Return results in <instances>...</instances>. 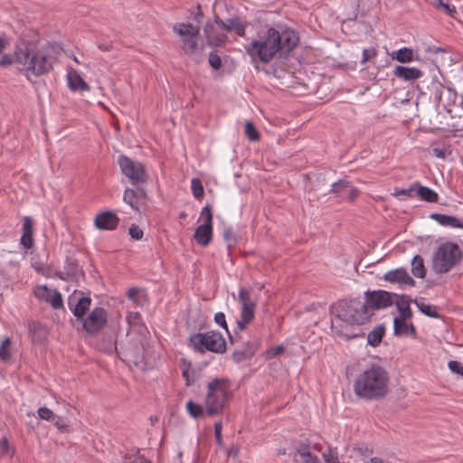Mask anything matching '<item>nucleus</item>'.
Masks as SVG:
<instances>
[{"instance_id": "1", "label": "nucleus", "mask_w": 463, "mask_h": 463, "mask_svg": "<svg viewBox=\"0 0 463 463\" xmlns=\"http://www.w3.org/2000/svg\"><path fill=\"white\" fill-rule=\"evenodd\" d=\"M298 43V36L295 31L287 29L279 33L270 27L259 33L245 47V51L253 61L269 63L279 51L290 52Z\"/></svg>"}, {"instance_id": "2", "label": "nucleus", "mask_w": 463, "mask_h": 463, "mask_svg": "<svg viewBox=\"0 0 463 463\" xmlns=\"http://www.w3.org/2000/svg\"><path fill=\"white\" fill-rule=\"evenodd\" d=\"M388 372L379 364H372L357 375L354 392L367 401L381 400L388 393Z\"/></svg>"}, {"instance_id": "3", "label": "nucleus", "mask_w": 463, "mask_h": 463, "mask_svg": "<svg viewBox=\"0 0 463 463\" xmlns=\"http://www.w3.org/2000/svg\"><path fill=\"white\" fill-rule=\"evenodd\" d=\"M16 61L20 71L30 80V76L40 77L48 73L52 68L50 57V47L37 48L31 42H24L16 45Z\"/></svg>"}, {"instance_id": "4", "label": "nucleus", "mask_w": 463, "mask_h": 463, "mask_svg": "<svg viewBox=\"0 0 463 463\" xmlns=\"http://www.w3.org/2000/svg\"><path fill=\"white\" fill-rule=\"evenodd\" d=\"M333 312L336 317V321L332 322V328L336 329L335 325L338 322H343L346 325H363L370 320L373 313L366 310V307L358 299H352L349 301L341 300L333 307ZM335 333L347 339L356 338L361 336L360 334L347 333L343 330H335Z\"/></svg>"}, {"instance_id": "5", "label": "nucleus", "mask_w": 463, "mask_h": 463, "mask_svg": "<svg viewBox=\"0 0 463 463\" xmlns=\"http://www.w3.org/2000/svg\"><path fill=\"white\" fill-rule=\"evenodd\" d=\"M230 396V384L224 378H215L208 383L204 399L205 413L210 417L219 415Z\"/></svg>"}, {"instance_id": "6", "label": "nucleus", "mask_w": 463, "mask_h": 463, "mask_svg": "<svg viewBox=\"0 0 463 463\" xmlns=\"http://www.w3.org/2000/svg\"><path fill=\"white\" fill-rule=\"evenodd\" d=\"M188 345L194 351L201 354L206 351L223 354L226 351L225 339L221 333L216 331L194 334L190 335Z\"/></svg>"}, {"instance_id": "7", "label": "nucleus", "mask_w": 463, "mask_h": 463, "mask_svg": "<svg viewBox=\"0 0 463 463\" xmlns=\"http://www.w3.org/2000/svg\"><path fill=\"white\" fill-rule=\"evenodd\" d=\"M459 247L453 242H445L438 247L432 257V269L437 274L449 272L460 260Z\"/></svg>"}, {"instance_id": "8", "label": "nucleus", "mask_w": 463, "mask_h": 463, "mask_svg": "<svg viewBox=\"0 0 463 463\" xmlns=\"http://www.w3.org/2000/svg\"><path fill=\"white\" fill-rule=\"evenodd\" d=\"M173 30L180 36L184 53L193 56L194 60L199 62L202 59V48L198 45L199 26L189 23H177L173 26Z\"/></svg>"}, {"instance_id": "9", "label": "nucleus", "mask_w": 463, "mask_h": 463, "mask_svg": "<svg viewBox=\"0 0 463 463\" xmlns=\"http://www.w3.org/2000/svg\"><path fill=\"white\" fill-rule=\"evenodd\" d=\"M121 174L133 186H144L148 180L145 165L137 160L126 156H119L118 158Z\"/></svg>"}, {"instance_id": "10", "label": "nucleus", "mask_w": 463, "mask_h": 463, "mask_svg": "<svg viewBox=\"0 0 463 463\" xmlns=\"http://www.w3.org/2000/svg\"><path fill=\"white\" fill-rule=\"evenodd\" d=\"M83 329L94 335L107 324V312L103 307H95L86 317L81 319Z\"/></svg>"}, {"instance_id": "11", "label": "nucleus", "mask_w": 463, "mask_h": 463, "mask_svg": "<svg viewBox=\"0 0 463 463\" xmlns=\"http://www.w3.org/2000/svg\"><path fill=\"white\" fill-rule=\"evenodd\" d=\"M363 305L367 311L373 314L374 310L383 309L392 305V298L389 292L377 290L365 294V302Z\"/></svg>"}, {"instance_id": "12", "label": "nucleus", "mask_w": 463, "mask_h": 463, "mask_svg": "<svg viewBox=\"0 0 463 463\" xmlns=\"http://www.w3.org/2000/svg\"><path fill=\"white\" fill-rule=\"evenodd\" d=\"M238 299L241 304V315L247 319H253L257 303L256 295L251 290L242 288L239 291Z\"/></svg>"}, {"instance_id": "13", "label": "nucleus", "mask_w": 463, "mask_h": 463, "mask_svg": "<svg viewBox=\"0 0 463 463\" xmlns=\"http://www.w3.org/2000/svg\"><path fill=\"white\" fill-rule=\"evenodd\" d=\"M147 197L144 186L127 187L124 191L123 201L128 204L134 211L140 212V203Z\"/></svg>"}, {"instance_id": "14", "label": "nucleus", "mask_w": 463, "mask_h": 463, "mask_svg": "<svg viewBox=\"0 0 463 463\" xmlns=\"http://www.w3.org/2000/svg\"><path fill=\"white\" fill-rule=\"evenodd\" d=\"M383 279L390 283L399 284L400 287H414L416 285L415 280L404 268H398L386 272L383 275Z\"/></svg>"}, {"instance_id": "15", "label": "nucleus", "mask_w": 463, "mask_h": 463, "mask_svg": "<svg viewBox=\"0 0 463 463\" xmlns=\"http://www.w3.org/2000/svg\"><path fill=\"white\" fill-rule=\"evenodd\" d=\"M331 191L343 201L352 202L359 194V191L345 180L334 183Z\"/></svg>"}, {"instance_id": "16", "label": "nucleus", "mask_w": 463, "mask_h": 463, "mask_svg": "<svg viewBox=\"0 0 463 463\" xmlns=\"http://www.w3.org/2000/svg\"><path fill=\"white\" fill-rule=\"evenodd\" d=\"M91 299L88 297L77 298L76 291L69 297L68 306L78 319H82L90 309Z\"/></svg>"}, {"instance_id": "17", "label": "nucleus", "mask_w": 463, "mask_h": 463, "mask_svg": "<svg viewBox=\"0 0 463 463\" xmlns=\"http://www.w3.org/2000/svg\"><path fill=\"white\" fill-rule=\"evenodd\" d=\"M119 222V219L113 212H103L99 213L94 220V225L99 230H115Z\"/></svg>"}, {"instance_id": "18", "label": "nucleus", "mask_w": 463, "mask_h": 463, "mask_svg": "<svg viewBox=\"0 0 463 463\" xmlns=\"http://www.w3.org/2000/svg\"><path fill=\"white\" fill-rule=\"evenodd\" d=\"M81 274L82 271L79 268L78 263L75 260L67 258L64 264V270L55 271L54 277L62 280H78Z\"/></svg>"}, {"instance_id": "19", "label": "nucleus", "mask_w": 463, "mask_h": 463, "mask_svg": "<svg viewBox=\"0 0 463 463\" xmlns=\"http://www.w3.org/2000/svg\"><path fill=\"white\" fill-rule=\"evenodd\" d=\"M68 87L71 91H89L90 86L76 70H70L67 73Z\"/></svg>"}, {"instance_id": "20", "label": "nucleus", "mask_w": 463, "mask_h": 463, "mask_svg": "<svg viewBox=\"0 0 463 463\" xmlns=\"http://www.w3.org/2000/svg\"><path fill=\"white\" fill-rule=\"evenodd\" d=\"M215 22L218 26L226 32L234 31L239 36H244L245 34L246 24L239 18L228 19L227 21L216 19Z\"/></svg>"}, {"instance_id": "21", "label": "nucleus", "mask_w": 463, "mask_h": 463, "mask_svg": "<svg viewBox=\"0 0 463 463\" xmlns=\"http://www.w3.org/2000/svg\"><path fill=\"white\" fill-rule=\"evenodd\" d=\"M393 75L402 80L411 81L420 79L422 76V71L414 67L399 65L395 67Z\"/></svg>"}, {"instance_id": "22", "label": "nucleus", "mask_w": 463, "mask_h": 463, "mask_svg": "<svg viewBox=\"0 0 463 463\" xmlns=\"http://www.w3.org/2000/svg\"><path fill=\"white\" fill-rule=\"evenodd\" d=\"M430 217L442 226L463 229V221L456 218L455 216L442 213H432Z\"/></svg>"}, {"instance_id": "23", "label": "nucleus", "mask_w": 463, "mask_h": 463, "mask_svg": "<svg viewBox=\"0 0 463 463\" xmlns=\"http://www.w3.org/2000/svg\"><path fill=\"white\" fill-rule=\"evenodd\" d=\"M213 226L208 224L199 225L194 232V239L201 246H207L212 241Z\"/></svg>"}, {"instance_id": "24", "label": "nucleus", "mask_w": 463, "mask_h": 463, "mask_svg": "<svg viewBox=\"0 0 463 463\" xmlns=\"http://www.w3.org/2000/svg\"><path fill=\"white\" fill-rule=\"evenodd\" d=\"M21 243L25 249L33 247V221L30 217L24 218Z\"/></svg>"}, {"instance_id": "25", "label": "nucleus", "mask_w": 463, "mask_h": 463, "mask_svg": "<svg viewBox=\"0 0 463 463\" xmlns=\"http://www.w3.org/2000/svg\"><path fill=\"white\" fill-rule=\"evenodd\" d=\"M394 324V334L398 336H404L408 335H411L413 336L416 335V329L412 324L406 323V320L403 319H396L393 320Z\"/></svg>"}, {"instance_id": "26", "label": "nucleus", "mask_w": 463, "mask_h": 463, "mask_svg": "<svg viewBox=\"0 0 463 463\" xmlns=\"http://www.w3.org/2000/svg\"><path fill=\"white\" fill-rule=\"evenodd\" d=\"M416 194L417 195L425 202L437 203L439 200L438 194L432 189L421 185L419 182H416Z\"/></svg>"}, {"instance_id": "27", "label": "nucleus", "mask_w": 463, "mask_h": 463, "mask_svg": "<svg viewBox=\"0 0 463 463\" xmlns=\"http://www.w3.org/2000/svg\"><path fill=\"white\" fill-rule=\"evenodd\" d=\"M385 334V328L380 325L375 326L367 335V344L373 347L378 346Z\"/></svg>"}, {"instance_id": "28", "label": "nucleus", "mask_w": 463, "mask_h": 463, "mask_svg": "<svg viewBox=\"0 0 463 463\" xmlns=\"http://www.w3.org/2000/svg\"><path fill=\"white\" fill-rule=\"evenodd\" d=\"M182 375L185 380V384L191 386L196 380L195 371L190 362L182 359Z\"/></svg>"}, {"instance_id": "29", "label": "nucleus", "mask_w": 463, "mask_h": 463, "mask_svg": "<svg viewBox=\"0 0 463 463\" xmlns=\"http://www.w3.org/2000/svg\"><path fill=\"white\" fill-rule=\"evenodd\" d=\"M411 272L415 277L420 279H423L426 276L424 261L420 255L414 256L411 260Z\"/></svg>"}, {"instance_id": "30", "label": "nucleus", "mask_w": 463, "mask_h": 463, "mask_svg": "<svg viewBox=\"0 0 463 463\" xmlns=\"http://www.w3.org/2000/svg\"><path fill=\"white\" fill-rule=\"evenodd\" d=\"M414 304L417 306V307L420 309V311L421 313H423L424 315H426L430 317H434V318L439 317V314L436 310L435 306L427 304V303L423 302L422 300H418V299L414 300Z\"/></svg>"}, {"instance_id": "31", "label": "nucleus", "mask_w": 463, "mask_h": 463, "mask_svg": "<svg viewBox=\"0 0 463 463\" xmlns=\"http://www.w3.org/2000/svg\"><path fill=\"white\" fill-rule=\"evenodd\" d=\"M393 58L402 63L410 62L413 61V51L406 47L401 48L395 52Z\"/></svg>"}, {"instance_id": "32", "label": "nucleus", "mask_w": 463, "mask_h": 463, "mask_svg": "<svg viewBox=\"0 0 463 463\" xmlns=\"http://www.w3.org/2000/svg\"><path fill=\"white\" fill-rule=\"evenodd\" d=\"M206 38L210 44L213 45H220L222 43H224L226 36L224 34L214 36L213 33V26L210 24H207L204 28Z\"/></svg>"}, {"instance_id": "33", "label": "nucleus", "mask_w": 463, "mask_h": 463, "mask_svg": "<svg viewBox=\"0 0 463 463\" xmlns=\"http://www.w3.org/2000/svg\"><path fill=\"white\" fill-rule=\"evenodd\" d=\"M10 338H5L0 345V359L4 362L9 361L12 357Z\"/></svg>"}, {"instance_id": "34", "label": "nucleus", "mask_w": 463, "mask_h": 463, "mask_svg": "<svg viewBox=\"0 0 463 463\" xmlns=\"http://www.w3.org/2000/svg\"><path fill=\"white\" fill-rule=\"evenodd\" d=\"M186 410L193 418H199L203 415L205 410L201 404L195 403L193 401L186 402Z\"/></svg>"}, {"instance_id": "35", "label": "nucleus", "mask_w": 463, "mask_h": 463, "mask_svg": "<svg viewBox=\"0 0 463 463\" xmlns=\"http://www.w3.org/2000/svg\"><path fill=\"white\" fill-rule=\"evenodd\" d=\"M191 190L193 195L197 200H202L204 194L203 186L202 181L198 178H194L191 181Z\"/></svg>"}, {"instance_id": "36", "label": "nucleus", "mask_w": 463, "mask_h": 463, "mask_svg": "<svg viewBox=\"0 0 463 463\" xmlns=\"http://www.w3.org/2000/svg\"><path fill=\"white\" fill-rule=\"evenodd\" d=\"M54 309H60L63 307L62 298L59 291L52 290L47 301Z\"/></svg>"}, {"instance_id": "37", "label": "nucleus", "mask_w": 463, "mask_h": 463, "mask_svg": "<svg viewBox=\"0 0 463 463\" xmlns=\"http://www.w3.org/2000/svg\"><path fill=\"white\" fill-rule=\"evenodd\" d=\"M416 194V182L412 183L406 189H397L394 192V196L403 199L404 197H412Z\"/></svg>"}, {"instance_id": "38", "label": "nucleus", "mask_w": 463, "mask_h": 463, "mask_svg": "<svg viewBox=\"0 0 463 463\" xmlns=\"http://www.w3.org/2000/svg\"><path fill=\"white\" fill-rule=\"evenodd\" d=\"M245 135L250 141H258L260 137L255 126L250 121L245 123Z\"/></svg>"}, {"instance_id": "39", "label": "nucleus", "mask_w": 463, "mask_h": 463, "mask_svg": "<svg viewBox=\"0 0 463 463\" xmlns=\"http://www.w3.org/2000/svg\"><path fill=\"white\" fill-rule=\"evenodd\" d=\"M200 219L203 221V224H208L213 226V213L211 205L206 204L202 208V211L200 213Z\"/></svg>"}, {"instance_id": "40", "label": "nucleus", "mask_w": 463, "mask_h": 463, "mask_svg": "<svg viewBox=\"0 0 463 463\" xmlns=\"http://www.w3.org/2000/svg\"><path fill=\"white\" fill-rule=\"evenodd\" d=\"M397 307L400 312V317H395L396 319L407 320L411 317L412 313L408 303H398Z\"/></svg>"}, {"instance_id": "41", "label": "nucleus", "mask_w": 463, "mask_h": 463, "mask_svg": "<svg viewBox=\"0 0 463 463\" xmlns=\"http://www.w3.org/2000/svg\"><path fill=\"white\" fill-rule=\"evenodd\" d=\"M37 415L40 419L48 421H53L56 419V415L53 411L47 407H40L37 410Z\"/></svg>"}, {"instance_id": "42", "label": "nucleus", "mask_w": 463, "mask_h": 463, "mask_svg": "<svg viewBox=\"0 0 463 463\" xmlns=\"http://www.w3.org/2000/svg\"><path fill=\"white\" fill-rule=\"evenodd\" d=\"M52 289H49L46 286H38L34 290V295L38 299L48 301Z\"/></svg>"}, {"instance_id": "43", "label": "nucleus", "mask_w": 463, "mask_h": 463, "mask_svg": "<svg viewBox=\"0 0 463 463\" xmlns=\"http://www.w3.org/2000/svg\"><path fill=\"white\" fill-rule=\"evenodd\" d=\"M13 63L18 65V61H16V48L14 49L13 55L4 54L0 59V66H8Z\"/></svg>"}, {"instance_id": "44", "label": "nucleus", "mask_w": 463, "mask_h": 463, "mask_svg": "<svg viewBox=\"0 0 463 463\" xmlns=\"http://www.w3.org/2000/svg\"><path fill=\"white\" fill-rule=\"evenodd\" d=\"M436 5L437 7L443 9L444 12L450 16H454L457 13L454 5H450L449 3H445L442 0H439Z\"/></svg>"}, {"instance_id": "45", "label": "nucleus", "mask_w": 463, "mask_h": 463, "mask_svg": "<svg viewBox=\"0 0 463 463\" xmlns=\"http://www.w3.org/2000/svg\"><path fill=\"white\" fill-rule=\"evenodd\" d=\"M209 64L214 70H219L222 67L221 57L215 52H211L209 55Z\"/></svg>"}, {"instance_id": "46", "label": "nucleus", "mask_w": 463, "mask_h": 463, "mask_svg": "<svg viewBox=\"0 0 463 463\" xmlns=\"http://www.w3.org/2000/svg\"><path fill=\"white\" fill-rule=\"evenodd\" d=\"M214 321H215V323L217 325H219L220 326L224 328L228 334H230L229 330H228V326H227V323H226V319H225V315L222 312H218V313L215 314ZM229 336L232 339L231 335H229Z\"/></svg>"}, {"instance_id": "47", "label": "nucleus", "mask_w": 463, "mask_h": 463, "mask_svg": "<svg viewBox=\"0 0 463 463\" xmlns=\"http://www.w3.org/2000/svg\"><path fill=\"white\" fill-rule=\"evenodd\" d=\"M126 318L130 326H137L141 322V314L139 312H129Z\"/></svg>"}, {"instance_id": "48", "label": "nucleus", "mask_w": 463, "mask_h": 463, "mask_svg": "<svg viewBox=\"0 0 463 463\" xmlns=\"http://www.w3.org/2000/svg\"><path fill=\"white\" fill-rule=\"evenodd\" d=\"M376 54H377V52L374 48L364 49L363 51V57H362L361 63L362 64L366 63L367 61H369L373 58H374L376 56Z\"/></svg>"}, {"instance_id": "49", "label": "nucleus", "mask_w": 463, "mask_h": 463, "mask_svg": "<svg viewBox=\"0 0 463 463\" xmlns=\"http://www.w3.org/2000/svg\"><path fill=\"white\" fill-rule=\"evenodd\" d=\"M128 233L132 239L137 241L141 240L144 235L143 231L136 224H132L129 227Z\"/></svg>"}, {"instance_id": "50", "label": "nucleus", "mask_w": 463, "mask_h": 463, "mask_svg": "<svg viewBox=\"0 0 463 463\" xmlns=\"http://www.w3.org/2000/svg\"><path fill=\"white\" fill-rule=\"evenodd\" d=\"M451 372L463 376V364L458 361H449L448 364Z\"/></svg>"}, {"instance_id": "51", "label": "nucleus", "mask_w": 463, "mask_h": 463, "mask_svg": "<svg viewBox=\"0 0 463 463\" xmlns=\"http://www.w3.org/2000/svg\"><path fill=\"white\" fill-rule=\"evenodd\" d=\"M222 424L221 421H217L214 423V436L216 442L219 445H222Z\"/></svg>"}, {"instance_id": "52", "label": "nucleus", "mask_w": 463, "mask_h": 463, "mask_svg": "<svg viewBox=\"0 0 463 463\" xmlns=\"http://www.w3.org/2000/svg\"><path fill=\"white\" fill-rule=\"evenodd\" d=\"M252 319H247L245 317H242L241 315V319L237 321V328L240 331H242L246 328L247 325L251 321Z\"/></svg>"}, {"instance_id": "53", "label": "nucleus", "mask_w": 463, "mask_h": 463, "mask_svg": "<svg viewBox=\"0 0 463 463\" xmlns=\"http://www.w3.org/2000/svg\"><path fill=\"white\" fill-rule=\"evenodd\" d=\"M139 293V290L138 288H131L128 290L127 292V296L129 299H132V300H136V298H137V295Z\"/></svg>"}, {"instance_id": "54", "label": "nucleus", "mask_w": 463, "mask_h": 463, "mask_svg": "<svg viewBox=\"0 0 463 463\" xmlns=\"http://www.w3.org/2000/svg\"><path fill=\"white\" fill-rule=\"evenodd\" d=\"M302 458L304 463H319L317 457L312 455L311 453L306 455V457Z\"/></svg>"}, {"instance_id": "55", "label": "nucleus", "mask_w": 463, "mask_h": 463, "mask_svg": "<svg viewBox=\"0 0 463 463\" xmlns=\"http://www.w3.org/2000/svg\"><path fill=\"white\" fill-rule=\"evenodd\" d=\"M283 350H284V348L282 345H278V346L270 348L269 353L271 355L276 356L278 354H280L283 352Z\"/></svg>"}, {"instance_id": "56", "label": "nucleus", "mask_w": 463, "mask_h": 463, "mask_svg": "<svg viewBox=\"0 0 463 463\" xmlns=\"http://www.w3.org/2000/svg\"><path fill=\"white\" fill-rule=\"evenodd\" d=\"M298 453L300 455L301 458H305L306 455H308L310 452L307 446L301 445L297 449Z\"/></svg>"}, {"instance_id": "57", "label": "nucleus", "mask_w": 463, "mask_h": 463, "mask_svg": "<svg viewBox=\"0 0 463 463\" xmlns=\"http://www.w3.org/2000/svg\"><path fill=\"white\" fill-rule=\"evenodd\" d=\"M56 418L57 420H53L55 427L61 430H65L67 427L66 424L59 417Z\"/></svg>"}, {"instance_id": "58", "label": "nucleus", "mask_w": 463, "mask_h": 463, "mask_svg": "<svg viewBox=\"0 0 463 463\" xmlns=\"http://www.w3.org/2000/svg\"><path fill=\"white\" fill-rule=\"evenodd\" d=\"M0 448L2 449V452H5L8 448V440L6 438H2L0 439Z\"/></svg>"}, {"instance_id": "59", "label": "nucleus", "mask_w": 463, "mask_h": 463, "mask_svg": "<svg viewBox=\"0 0 463 463\" xmlns=\"http://www.w3.org/2000/svg\"><path fill=\"white\" fill-rule=\"evenodd\" d=\"M40 327V324L39 323H32L29 325V333L33 335V334L35 333V331Z\"/></svg>"}, {"instance_id": "60", "label": "nucleus", "mask_w": 463, "mask_h": 463, "mask_svg": "<svg viewBox=\"0 0 463 463\" xmlns=\"http://www.w3.org/2000/svg\"><path fill=\"white\" fill-rule=\"evenodd\" d=\"M7 41L5 37H0V53L5 49Z\"/></svg>"}, {"instance_id": "61", "label": "nucleus", "mask_w": 463, "mask_h": 463, "mask_svg": "<svg viewBox=\"0 0 463 463\" xmlns=\"http://www.w3.org/2000/svg\"><path fill=\"white\" fill-rule=\"evenodd\" d=\"M446 92L448 93L449 97H450V96H454V97L456 98V93H455L454 91H452V90H451V89H448V90H446Z\"/></svg>"}, {"instance_id": "62", "label": "nucleus", "mask_w": 463, "mask_h": 463, "mask_svg": "<svg viewBox=\"0 0 463 463\" xmlns=\"http://www.w3.org/2000/svg\"><path fill=\"white\" fill-rule=\"evenodd\" d=\"M225 237L229 236V233L226 232L224 234Z\"/></svg>"}]
</instances>
